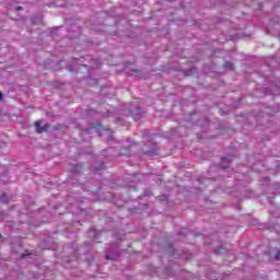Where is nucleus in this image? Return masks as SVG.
Segmentation results:
<instances>
[{"mask_svg":"<svg viewBox=\"0 0 280 280\" xmlns=\"http://www.w3.org/2000/svg\"><path fill=\"white\" fill-rule=\"evenodd\" d=\"M279 259H280V250L276 249L275 260L279 261Z\"/></svg>","mask_w":280,"mask_h":280,"instance_id":"7ed1b4c3","label":"nucleus"},{"mask_svg":"<svg viewBox=\"0 0 280 280\" xmlns=\"http://www.w3.org/2000/svg\"><path fill=\"white\" fill-rule=\"evenodd\" d=\"M228 69H233V63H230L229 66H226Z\"/></svg>","mask_w":280,"mask_h":280,"instance_id":"20e7f679","label":"nucleus"},{"mask_svg":"<svg viewBox=\"0 0 280 280\" xmlns=\"http://www.w3.org/2000/svg\"><path fill=\"white\" fill-rule=\"evenodd\" d=\"M16 10H18V11H19V10H23V7H18Z\"/></svg>","mask_w":280,"mask_h":280,"instance_id":"423d86ee","label":"nucleus"},{"mask_svg":"<svg viewBox=\"0 0 280 280\" xmlns=\"http://www.w3.org/2000/svg\"><path fill=\"white\" fill-rule=\"evenodd\" d=\"M43 120H37L35 122V128L36 131L38 132V135H43V132H47V130H49L50 126L48 124L43 125Z\"/></svg>","mask_w":280,"mask_h":280,"instance_id":"f257e3e1","label":"nucleus"},{"mask_svg":"<svg viewBox=\"0 0 280 280\" xmlns=\"http://www.w3.org/2000/svg\"><path fill=\"white\" fill-rule=\"evenodd\" d=\"M3 100V93L0 92V101Z\"/></svg>","mask_w":280,"mask_h":280,"instance_id":"39448f33","label":"nucleus"},{"mask_svg":"<svg viewBox=\"0 0 280 280\" xmlns=\"http://www.w3.org/2000/svg\"><path fill=\"white\" fill-rule=\"evenodd\" d=\"M106 259H108V256H106Z\"/></svg>","mask_w":280,"mask_h":280,"instance_id":"0eeeda50","label":"nucleus"},{"mask_svg":"<svg viewBox=\"0 0 280 280\" xmlns=\"http://www.w3.org/2000/svg\"><path fill=\"white\" fill-rule=\"evenodd\" d=\"M156 153V143H153V150L145 151L144 154H155Z\"/></svg>","mask_w":280,"mask_h":280,"instance_id":"f03ea898","label":"nucleus"}]
</instances>
